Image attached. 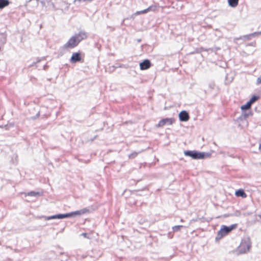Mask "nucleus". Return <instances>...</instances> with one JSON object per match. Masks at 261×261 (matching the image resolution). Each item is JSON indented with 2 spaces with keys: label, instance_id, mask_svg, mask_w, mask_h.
I'll list each match as a JSON object with an SVG mask.
<instances>
[{
  "label": "nucleus",
  "instance_id": "obj_11",
  "mask_svg": "<svg viewBox=\"0 0 261 261\" xmlns=\"http://www.w3.org/2000/svg\"><path fill=\"white\" fill-rule=\"evenodd\" d=\"M69 48L68 47L65 46V44H64L63 46L60 47L58 52V55L57 58H59L60 57L63 56L66 53V50Z\"/></svg>",
  "mask_w": 261,
  "mask_h": 261
},
{
  "label": "nucleus",
  "instance_id": "obj_22",
  "mask_svg": "<svg viewBox=\"0 0 261 261\" xmlns=\"http://www.w3.org/2000/svg\"><path fill=\"white\" fill-rule=\"evenodd\" d=\"M60 217H61V219L72 218L71 215V212L65 213V214H60Z\"/></svg>",
  "mask_w": 261,
  "mask_h": 261
},
{
  "label": "nucleus",
  "instance_id": "obj_37",
  "mask_svg": "<svg viewBox=\"0 0 261 261\" xmlns=\"http://www.w3.org/2000/svg\"><path fill=\"white\" fill-rule=\"evenodd\" d=\"M209 87L212 89H214L215 87V84L214 83H211L209 85Z\"/></svg>",
  "mask_w": 261,
  "mask_h": 261
},
{
  "label": "nucleus",
  "instance_id": "obj_34",
  "mask_svg": "<svg viewBox=\"0 0 261 261\" xmlns=\"http://www.w3.org/2000/svg\"><path fill=\"white\" fill-rule=\"evenodd\" d=\"M261 84V75L257 79L256 84L259 85Z\"/></svg>",
  "mask_w": 261,
  "mask_h": 261
},
{
  "label": "nucleus",
  "instance_id": "obj_41",
  "mask_svg": "<svg viewBox=\"0 0 261 261\" xmlns=\"http://www.w3.org/2000/svg\"><path fill=\"white\" fill-rule=\"evenodd\" d=\"M47 67H48V66H47V65H46V64H45V65H43V69L44 70H46V69H47Z\"/></svg>",
  "mask_w": 261,
  "mask_h": 261
},
{
  "label": "nucleus",
  "instance_id": "obj_31",
  "mask_svg": "<svg viewBox=\"0 0 261 261\" xmlns=\"http://www.w3.org/2000/svg\"><path fill=\"white\" fill-rule=\"evenodd\" d=\"M124 67V65L123 64H121L120 65H118L117 64H116V65H113L112 66V68H113V71H114L115 69H116L117 68H118V67Z\"/></svg>",
  "mask_w": 261,
  "mask_h": 261
},
{
  "label": "nucleus",
  "instance_id": "obj_24",
  "mask_svg": "<svg viewBox=\"0 0 261 261\" xmlns=\"http://www.w3.org/2000/svg\"><path fill=\"white\" fill-rule=\"evenodd\" d=\"M183 227H184V226L183 225H175L172 227V230L174 232H177L179 231L180 229Z\"/></svg>",
  "mask_w": 261,
  "mask_h": 261
},
{
  "label": "nucleus",
  "instance_id": "obj_39",
  "mask_svg": "<svg viewBox=\"0 0 261 261\" xmlns=\"http://www.w3.org/2000/svg\"><path fill=\"white\" fill-rule=\"evenodd\" d=\"M97 137H98L97 135L95 136L93 138H92L90 139V141H93Z\"/></svg>",
  "mask_w": 261,
  "mask_h": 261
},
{
  "label": "nucleus",
  "instance_id": "obj_7",
  "mask_svg": "<svg viewBox=\"0 0 261 261\" xmlns=\"http://www.w3.org/2000/svg\"><path fill=\"white\" fill-rule=\"evenodd\" d=\"M178 118L180 122H187L190 119V115L188 111L182 110L179 112Z\"/></svg>",
  "mask_w": 261,
  "mask_h": 261
},
{
  "label": "nucleus",
  "instance_id": "obj_40",
  "mask_svg": "<svg viewBox=\"0 0 261 261\" xmlns=\"http://www.w3.org/2000/svg\"><path fill=\"white\" fill-rule=\"evenodd\" d=\"M254 33H256V36L261 35V31L260 32H255Z\"/></svg>",
  "mask_w": 261,
  "mask_h": 261
},
{
  "label": "nucleus",
  "instance_id": "obj_44",
  "mask_svg": "<svg viewBox=\"0 0 261 261\" xmlns=\"http://www.w3.org/2000/svg\"><path fill=\"white\" fill-rule=\"evenodd\" d=\"M259 149L261 151V144H259Z\"/></svg>",
  "mask_w": 261,
  "mask_h": 261
},
{
  "label": "nucleus",
  "instance_id": "obj_15",
  "mask_svg": "<svg viewBox=\"0 0 261 261\" xmlns=\"http://www.w3.org/2000/svg\"><path fill=\"white\" fill-rule=\"evenodd\" d=\"M10 3L9 0H0V10L8 6Z\"/></svg>",
  "mask_w": 261,
  "mask_h": 261
},
{
  "label": "nucleus",
  "instance_id": "obj_43",
  "mask_svg": "<svg viewBox=\"0 0 261 261\" xmlns=\"http://www.w3.org/2000/svg\"><path fill=\"white\" fill-rule=\"evenodd\" d=\"M141 41H142V39H140V38H139V39H137V41L138 42H141Z\"/></svg>",
  "mask_w": 261,
  "mask_h": 261
},
{
  "label": "nucleus",
  "instance_id": "obj_30",
  "mask_svg": "<svg viewBox=\"0 0 261 261\" xmlns=\"http://www.w3.org/2000/svg\"><path fill=\"white\" fill-rule=\"evenodd\" d=\"M45 57H43V58H41V59H39V58H38V59H37V61H36V62H33V63H32L31 65H30L29 66V67H31V66H35V65H36V64L37 63H38V62H40L42 60H45Z\"/></svg>",
  "mask_w": 261,
  "mask_h": 261
},
{
  "label": "nucleus",
  "instance_id": "obj_32",
  "mask_svg": "<svg viewBox=\"0 0 261 261\" xmlns=\"http://www.w3.org/2000/svg\"><path fill=\"white\" fill-rule=\"evenodd\" d=\"M39 116H40V112L38 111L35 116L31 117L30 118V119H32V120H35V119H37L39 117Z\"/></svg>",
  "mask_w": 261,
  "mask_h": 261
},
{
  "label": "nucleus",
  "instance_id": "obj_27",
  "mask_svg": "<svg viewBox=\"0 0 261 261\" xmlns=\"http://www.w3.org/2000/svg\"><path fill=\"white\" fill-rule=\"evenodd\" d=\"M145 13H147L145 9H144L143 10H141V11H137L136 13H135L132 15V17H133V16L139 15H141V14H145Z\"/></svg>",
  "mask_w": 261,
  "mask_h": 261
},
{
  "label": "nucleus",
  "instance_id": "obj_17",
  "mask_svg": "<svg viewBox=\"0 0 261 261\" xmlns=\"http://www.w3.org/2000/svg\"><path fill=\"white\" fill-rule=\"evenodd\" d=\"M239 1V0H227V2L230 7L235 8L238 5Z\"/></svg>",
  "mask_w": 261,
  "mask_h": 261
},
{
  "label": "nucleus",
  "instance_id": "obj_16",
  "mask_svg": "<svg viewBox=\"0 0 261 261\" xmlns=\"http://www.w3.org/2000/svg\"><path fill=\"white\" fill-rule=\"evenodd\" d=\"M252 104L249 101H247L245 104L241 107V111L251 110Z\"/></svg>",
  "mask_w": 261,
  "mask_h": 261
},
{
  "label": "nucleus",
  "instance_id": "obj_9",
  "mask_svg": "<svg viewBox=\"0 0 261 261\" xmlns=\"http://www.w3.org/2000/svg\"><path fill=\"white\" fill-rule=\"evenodd\" d=\"M89 212V210L87 208H84L80 210H77L75 211L71 212V215L72 218H74L77 216H80L86 213Z\"/></svg>",
  "mask_w": 261,
  "mask_h": 261
},
{
  "label": "nucleus",
  "instance_id": "obj_46",
  "mask_svg": "<svg viewBox=\"0 0 261 261\" xmlns=\"http://www.w3.org/2000/svg\"><path fill=\"white\" fill-rule=\"evenodd\" d=\"M258 217H259L260 218V219H261V215H258Z\"/></svg>",
  "mask_w": 261,
  "mask_h": 261
},
{
  "label": "nucleus",
  "instance_id": "obj_5",
  "mask_svg": "<svg viewBox=\"0 0 261 261\" xmlns=\"http://www.w3.org/2000/svg\"><path fill=\"white\" fill-rule=\"evenodd\" d=\"M71 64H75L77 62L83 63L84 59L82 57V53L80 51L73 53L69 60Z\"/></svg>",
  "mask_w": 261,
  "mask_h": 261
},
{
  "label": "nucleus",
  "instance_id": "obj_26",
  "mask_svg": "<svg viewBox=\"0 0 261 261\" xmlns=\"http://www.w3.org/2000/svg\"><path fill=\"white\" fill-rule=\"evenodd\" d=\"M243 116H244V115L242 113L241 116L237 118V121L239 122H243L244 121L247 122L246 121V118H244Z\"/></svg>",
  "mask_w": 261,
  "mask_h": 261
},
{
  "label": "nucleus",
  "instance_id": "obj_19",
  "mask_svg": "<svg viewBox=\"0 0 261 261\" xmlns=\"http://www.w3.org/2000/svg\"><path fill=\"white\" fill-rule=\"evenodd\" d=\"M242 114L244 115V118H246V119L253 115L252 112L251 110L241 111Z\"/></svg>",
  "mask_w": 261,
  "mask_h": 261
},
{
  "label": "nucleus",
  "instance_id": "obj_42",
  "mask_svg": "<svg viewBox=\"0 0 261 261\" xmlns=\"http://www.w3.org/2000/svg\"><path fill=\"white\" fill-rule=\"evenodd\" d=\"M227 79H228V74H226V75L225 76V84H227Z\"/></svg>",
  "mask_w": 261,
  "mask_h": 261
},
{
  "label": "nucleus",
  "instance_id": "obj_4",
  "mask_svg": "<svg viewBox=\"0 0 261 261\" xmlns=\"http://www.w3.org/2000/svg\"><path fill=\"white\" fill-rule=\"evenodd\" d=\"M251 247V243L249 237H244L242 239L240 245L237 248L238 254L246 253L249 251Z\"/></svg>",
  "mask_w": 261,
  "mask_h": 261
},
{
  "label": "nucleus",
  "instance_id": "obj_18",
  "mask_svg": "<svg viewBox=\"0 0 261 261\" xmlns=\"http://www.w3.org/2000/svg\"><path fill=\"white\" fill-rule=\"evenodd\" d=\"M60 4L61 7H64V9L67 11L70 7V4L65 1H60Z\"/></svg>",
  "mask_w": 261,
  "mask_h": 261
},
{
  "label": "nucleus",
  "instance_id": "obj_2",
  "mask_svg": "<svg viewBox=\"0 0 261 261\" xmlns=\"http://www.w3.org/2000/svg\"><path fill=\"white\" fill-rule=\"evenodd\" d=\"M184 153L185 156L191 157L194 160L204 159L211 156V153L200 152L195 150H185Z\"/></svg>",
  "mask_w": 261,
  "mask_h": 261
},
{
  "label": "nucleus",
  "instance_id": "obj_21",
  "mask_svg": "<svg viewBox=\"0 0 261 261\" xmlns=\"http://www.w3.org/2000/svg\"><path fill=\"white\" fill-rule=\"evenodd\" d=\"M157 9V7L155 5H151L148 7L147 9H145V10L146 11V13H148L150 11L154 12L156 11Z\"/></svg>",
  "mask_w": 261,
  "mask_h": 261
},
{
  "label": "nucleus",
  "instance_id": "obj_38",
  "mask_svg": "<svg viewBox=\"0 0 261 261\" xmlns=\"http://www.w3.org/2000/svg\"><path fill=\"white\" fill-rule=\"evenodd\" d=\"M240 215V211H236V212H235V214H234V216H239Z\"/></svg>",
  "mask_w": 261,
  "mask_h": 261
},
{
  "label": "nucleus",
  "instance_id": "obj_36",
  "mask_svg": "<svg viewBox=\"0 0 261 261\" xmlns=\"http://www.w3.org/2000/svg\"><path fill=\"white\" fill-rule=\"evenodd\" d=\"M81 236H83L84 238H88L89 239V236H88V233H86V232H83L81 234Z\"/></svg>",
  "mask_w": 261,
  "mask_h": 261
},
{
  "label": "nucleus",
  "instance_id": "obj_28",
  "mask_svg": "<svg viewBox=\"0 0 261 261\" xmlns=\"http://www.w3.org/2000/svg\"><path fill=\"white\" fill-rule=\"evenodd\" d=\"M94 0H74L73 1V4H76L77 3L79 4H80L81 2H91L93 1Z\"/></svg>",
  "mask_w": 261,
  "mask_h": 261
},
{
  "label": "nucleus",
  "instance_id": "obj_29",
  "mask_svg": "<svg viewBox=\"0 0 261 261\" xmlns=\"http://www.w3.org/2000/svg\"><path fill=\"white\" fill-rule=\"evenodd\" d=\"M138 154V152H132V153L129 154L128 155V158L129 159H133L135 158L137 156Z\"/></svg>",
  "mask_w": 261,
  "mask_h": 261
},
{
  "label": "nucleus",
  "instance_id": "obj_20",
  "mask_svg": "<svg viewBox=\"0 0 261 261\" xmlns=\"http://www.w3.org/2000/svg\"><path fill=\"white\" fill-rule=\"evenodd\" d=\"M259 98V96L253 95L248 100L252 105Z\"/></svg>",
  "mask_w": 261,
  "mask_h": 261
},
{
  "label": "nucleus",
  "instance_id": "obj_12",
  "mask_svg": "<svg viewBox=\"0 0 261 261\" xmlns=\"http://www.w3.org/2000/svg\"><path fill=\"white\" fill-rule=\"evenodd\" d=\"M256 37V33H255L254 32V33H251L250 34L245 35L241 36L238 39H241V40H243L244 41H246V40H250L252 37Z\"/></svg>",
  "mask_w": 261,
  "mask_h": 261
},
{
  "label": "nucleus",
  "instance_id": "obj_14",
  "mask_svg": "<svg viewBox=\"0 0 261 261\" xmlns=\"http://www.w3.org/2000/svg\"><path fill=\"white\" fill-rule=\"evenodd\" d=\"M44 218L45 220H49L51 219H61L60 214H57L49 216H42Z\"/></svg>",
  "mask_w": 261,
  "mask_h": 261
},
{
  "label": "nucleus",
  "instance_id": "obj_8",
  "mask_svg": "<svg viewBox=\"0 0 261 261\" xmlns=\"http://www.w3.org/2000/svg\"><path fill=\"white\" fill-rule=\"evenodd\" d=\"M139 66L140 70H145L149 69L152 66V64L149 59H146L141 62Z\"/></svg>",
  "mask_w": 261,
  "mask_h": 261
},
{
  "label": "nucleus",
  "instance_id": "obj_33",
  "mask_svg": "<svg viewBox=\"0 0 261 261\" xmlns=\"http://www.w3.org/2000/svg\"><path fill=\"white\" fill-rule=\"evenodd\" d=\"M48 3L50 4V5L53 6V8L54 10L61 9V8L60 7H56V6L52 2H49Z\"/></svg>",
  "mask_w": 261,
  "mask_h": 261
},
{
  "label": "nucleus",
  "instance_id": "obj_3",
  "mask_svg": "<svg viewBox=\"0 0 261 261\" xmlns=\"http://www.w3.org/2000/svg\"><path fill=\"white\" fill-rule=\"evenodd\" d=\"M237 227V224H233L230 226L223 225L221 226L220 229L218 231L217 236L215 238L216 241H219L223 237L227 235L232 230Z\"/></svg>",
  "mask_w": 261,
  "mask_h": 261
},
{
  "label": "nucleus",
  "instance_id": "obj_6",
  "mask_svg": "<svg viewBox=\"0 0 261 261\" xmlns=\"http://www.w3.org/2000/svg\"><path fill=\"white\" fill-rule=\"evenodd\" d=\"M175 121V119L173 118H165L162 119L159 121V123L155 125L156 127H162L165 125H171Z\"/></svg>",
  "mask_w": 261,
  "mask_h": 261
},
{
  "label": "nucleus",
  "instance_id": "obj_47",
  "mask_svg": "<svg viewBox=\"0 0 261 261\" xmlns=\"http://www.w3.org/2000/svg\"><path fill=\"white\" fill-rule=\"evenodd\" d=\"M232 79L231 81H230L228 83H231L232 82Z\"/></svg>",
  "mask_w": 261,
  "mask_h": 261
},
{
  "label": "nucleus",
  "instance_id": "obj_23",
  "mask_svg": "<svg viewBox=\"0 0 261 261\" xmlns=\"http://www.w3.org/2000/svg\"><path fill=\"white\" fill-rule=\"evenodd\" d=\"M202 49L205 51H208L209 50H211V51H217L218 50H220V48L218 47H214L212 48H205V49L202 48Z\"/></svg>",
  "mask_w": 261,
  "mask_h": 261
},
{
  "label": "nucleus",
  "instance_id": "obj_25",
  "mask_svg": "<svg viewBox=\"0 0 261 261\" xmlns=\"http://www.w3.org/2000/svg\"><path fill=\"white\" fill-rule=\"evenodd\" d=\"M6 35L4 33L0 34V41L3 43H5L6 42Z\"/></svg>",
  "mask_w": 261,
  "mask_h": 261
},
{
  "label": "nucleus",
  "instance_id": "obj_10",
  "mask_svg": "<svg viewBox=\"0 0 261 261\" xmlns=\"http://www.w3.org/2000/svg\"><path fill=\"white\" fill-rule=\"evenodd\" d=\"M235 195L237 197H241L242 198H246L247 194L243 189L237 190L235 192Z\"/></svg>",
  "mask_w": 261,
  "mask_h": 261
},
{
  "label": "nucleus",
  "instance_id": "obj_1",
  "mask_svg": "<svg viewBox=\"0 0 261 261\" xmlns=\"http://www.w3.org/2000/svg\"><path fill=\"white\" fill-rule=\"evenodd\" d=\"M88 37V34L83 31H80L70 38L68 41L65 44L66 47L69 48H73L76 47L83 40Z\"/></svg>",
  "mask_w": 261,
  "mask_h": 261
},
{
  "label": "nucleus",
  "instance_id": "obj_13",
  "mask_svg": "<svg viewBox=\"0 0 261 261\" xmlns=\"http://www.w3.org/2000/svg\"><path fill=\"white\" fill-rule=\"evenodd\" d=\"M43 193L40 192H35V191H31L26 194H25V196H33V197H38L42 195Z\"/></svg>",
  "mask_w": 261,
  "mask_h": 261
},
{
  "label": "nucleus",
  "instance_id": "obj_35",
  "mask_svg": "<svg viewBox=\"0 0 261 261\" xmlns=\"http://www.w3.org/2000/svg\"><path fill=\"white\" fill-rule=\"evenodd\" d=\"M248 46H251L255 47L256 45V42L255 41L251 42L247 44Z\"/></svg>",
  "mask_w": 261,
  "mask_h": 261
},
{
  "label": "nucleus",
  "instance_id": "obj_45",
  "mask_svg": "<svg viewBox=\"0 0 261 261\" xmlns=\"http://www.w3.org/2000/svg\"><path fill=\"white\" fill-rule=\"evenodd\" d=\"M65 254V252H61V253H60V254H61H61Z\"/></svg>",
  "mask_w": 261,
  "mask_h": 261
}]
</instances>
